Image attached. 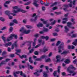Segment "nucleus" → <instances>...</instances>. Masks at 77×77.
I'll use <instances>...</instances> for the list:
<instances>
[{"label":"nucleus","instance_id":"obj_55","mask_svg":"<svg viewBox=\"0 0 77 77\" xmlns=\"http://www.w3.org/2000/svg\"><path fill=\"white\" fill-rule=\"evenodd\" d=\"M13 75L14 77H18V75L16 74L15 72H14L13 73Z\"/></svg>","mask_w":77,"mask_h":77},{"label":"nucleus","instance_id":"obj_40","mask_svg":"<svg viewBox=\"0 0 77 77\" xmlns=\"http://www.w3.org/2000/svg\"><path fill=\"white\" fill-rule=\"evenodd\" d=\"M11 3V1H8L6 2L5 4H6L7 5H8V4H9Z\"/></svg>","mask_w":77,"mask_h":77},{"label":"nucleus","instance_id":"obj_15","mask_svg":"<svg viewBox=\"0 0 77 77\" xmlns=\"http://www.w3.org/2000/svg\"><path fill=\"white\" fill-rule=\"evenodd\" d=\"M11 45H12V42H9L7 43L4 44V45L6 47H8V46H11Z\"/></svg>","mask_w":77,"mask_h":77},{"label":"nucleus","instance_id":"obj_34","mask_svg":"<svg viewBox=\"0 0 77 77\" xmlns=\"http://www.w3.org/2000/svg\"><path fill=\"white\" fill-rule=\"evenodd\" d=\"M77 36V34H72V35L71 37L72 38H75Z\"/></svg>","mask_w":77,"mask_h":77},{"label":"nucleus","instance_id":"obj_32","mask_svg":"<svg viewBox=\"0 0 77 77\" xmlns=\"http://www.w3.org/2000/svg\"><path fill=\"white\" fill-rule=\"evenodd\" d=\"M57 3V2H55L54 3L52 4V5L50 6V7H52V6H54L55 5H56Z\"/></svg>","mask_w":77,"mask_h":77},{"label":"nucleus","instance_id":"obj_59","mask_svg":"<svg viewBox=\"0 0 77 77\" xmlns=\"http://www.w3.org/2000/svg\"><path fill=\"white\" fill-rule=\"evenodd\" d=\"M55 14H56L57 15H59V14H62L61 12H55Z\"/></svg>","mask_w":77,"mask_h":77},{"label":"nucleus","instance_id":"obj_38","mask_svg":"<svg viewBox=\"0 0 77 77\" xmlns=\"http://www.w3.org/2000/svg\"><path fill=\"white\" fill-rule=\"evenodd\" d=\"M13 23H14L18 24V22H17V20L16 19H14V20H13Z\"/></svg>","mask_w":77,"mask_h":77},{"label":"nucleus","instance_id":"obj_19","mask_svg":"<svg viewBox=\"0 0 77 77\" xmlns=\"http://www.w3.org/2000/svg\"><path fill=\"white\" fill-rule=\"evenodd\" d=\"M37 17H38L36 16L35 17V19H33L32 18L30 19V21H31V22H32L33 21H36V20H37Z\"/></svg>","mask_w":77,"mask_h":77},{"label":"nucleus","instance_id":"obj_50","mask_svg":"<svg viewBox=\"0 0 77 77\" xmlns=\"http://www.w3.org/2000/svg\"><path fill=\"white\" fill-rule=\"evenodd\" d=\"M57 33L56 32H54L53 33V36H57Z\"/></svg>","mask_w":77,"mask_h":77},{"label":"nucleus","instance_id":"obj_4","mask_svg":"<svg viewBox=\"0 0 77 77\" xmlns=\"http://www.w3.org/2000/svg\"><path fill=\"white\" fill-rule=\"evenodd\" d=\"M64 46V43L63 42H61V44H60V45L58 47L59 53H61V52H62V50H61V49H62V48H63Z\"/></svg>","mask_w":77,"mask_h":77},{"label":"nucleus","instance_id":"obj_17","mask_svg":"<svg viewBox=\"0 0 77 77\" xmlns=\"http://www.w3.org/2000/svg\"><path fill=\"white\" fill-rule=\"evenodd\" d=\"M65 29V32L66 33H67L69 31V29H68L66 26H65L64 27Z\"/></svg>","mask_w":77,"mask_h":77},{"label":"nucleus","instance_id":"obj_22","mask_svg":"<svg viewBox=\"0 0 77 77\" xmlns=\"http://www.w3.org/2000/svg\"><path fill=\"white\" fill-rule=\"evenodd\" d=\"M2 39L4 43L6 44V37L3 36H2Z\"/></svg>","mask_w":77,"mask_h":77},{"label":"nucleus","instance_id":"obj_23","mask_svg":"<svg viewBox=\"0 0 77 77\" xmlns=\"http://www.w3.org/2000/svg\"><path fill=\"white\" fill-rule=\"evenodd\" d=\"M28 67H29L30 69L32 70H33V69L34 67H33L32 66V65L30 64H28Z\"/></svg>","mask_w":77,"mask_h":77},{"label":"nucleus","instance_id":"obj_5","mask_svg":"<svg viewBox=\"0 0 77 77\" xmlns=\"http://www.w3.org/2000/svg\"><path fill=\"white\" fill-rule=\"evenodd\" d=\"M11 59L9 58L6 59L5 61H4L3 62L0 63V66H1L2 65H6V62H9V61Z\"/></svg>","mask_w":77,"mask_h":77},{"label":"nucleus","instance_id":"obj_14","mask_svg":"<svg viewBox=\"0 0 77 77\" xmlns=\"http://www.w3.org/2000/svg\"><path fill=\"white\" fill-rule=\"evenodd\" d=\"M68 53H70L69 50L68 51H65L63 52V53L61 54H68Z\"/></svg>","mask_w":77,"mask_h":77},{"label":"nucleus","instance_id":"obj_63","mask_svg":"<svg viewBox=\"0 0 77 77\" xmlns=\"http://www.w3.org/2000/svg\"><path fill=\"white\" fill-rule=\"evenodd\" d=\"M14 23H10V26H14Z\"/></svg>","mask_w":77,"mask_h":77},{"label":"nucleus","instance_id":"obj_52","mask_svg":"<svg viewBox=\"0 0 77 77\" xmlns=\"http://www.w3.org/2000/svg\"><path fill=\"white\" fill-rule=\"evenodd\" d=\"M53 74L54 77H56V71H54Z\"/></svg>","mask_w":77,"mask_h":77},{"label":"nucleus","instance_id":"obj_64","mask_svg":"<svg viewBox=\"0 0 77 77\" xmlns=\"http://www.w3.org/2000/svg\"><path fill=\"white\" fill-rule=\"evenodd\" d=\"M42 10L43 11H45V7H42Z\"/></svg>","mask_w":77,"mask_h":77},{"label":"nucleus","instance_id":"obj_25","mask_svg":"<svg viewBox=\"0 0 77 77\" xmlns=\"http://www.w3.org/2000/svg\"><path fill=\"white\" fill-rule=\"evenodd\" d=\"M26 28L28 29H30L32 28V26H30V25H26Z\"/></svg>","mask_w":77,"mask_h":77},{"label":"nucleus","instance_id":"obj_54","mask_svg":"<svg viewBox=\"0 0 77 77\" xmlns=\"http://www.w3.org/2000/svg\"><path fill=\"white\" fill-rule=\"evenodd\" d=\"M10 57H15V56L14 54H11L10 55Z\"/></svg>","mask_w":77,"mask_h":77},{"label":"nucleus","instance_id":"obj_57","mask_svg":"<svg viewBox=\"0 0 77 77\" xmlns=\"http://www.w3.org/2000/svg\"><path fill=\"white\" fill-rule=\"evenodd\" d=\"M44 32H47L48 31V29L47 28H46L44 30Z\"/></svg>","mask_w":77,"mask_h":77},{"label":"nucleus","instance_id":"obj_31","mask_svg":"<svg viewBox=\"0 0 77 77\" xmlns=\"http://www.w3.org/2000/svg\"><path fill=\"white\" fill-rule=\"evenodd\" d=\"M41 60H42L41 58H36L35 60V61H36V62H39V61H41Z\"/></svg>","mask_w":77,"mask_h":77},{"label":"nucleus","instance_id":"obj_47","mask_svg":"<svg viewBox=\"0 0 77 77\" xmlns=\"http://www.w3.org/2000/svg\"><path fill=\"white\" fill-rule=\"evenodd\" d=\"M34 36H35V37H36V38H37V37H39V34H35L34 35Z\"/></svg>","mask_w":77,"mask_h":77},{"label":"nucleus","instance_id":"obj_58","mask_svg":"<svg viewBox=\"0 0 77 77\" xmlns=\"http://www.w3.org/2000/svg\"><path fill=\"white\" fill-rule=\"evenodd\" d=\"M13 8L14 9H18V6H14V7H13Z\"/></svg>","mask_w":77,"mask_h":77},{"label":"nucleus","instance_id":"obj_51","mask_svg":"<svg viewBox=\"0 0 77 77\" xmlns=\"http://www.w3.org/2000/svg\"><path fill=\"white\" fill-rule=\"evenodd\" d=\"M63 21H68V18H67L65 17L63 19Z\"/></svg>","mask_w":77,"mask_h":77},{"label":"nucleus","instance_id":"obj_21","mask_svg":"<svg viewBox=\"0 0 77 77\" xmlns=\"http://www.w3.org/2000/svg\"><path fill=\"white\" fill-rule=\"evenodd\" d=\"M34 50V49L33 48L31 50H29V53H27L28 55H29L30 53H32L33 52V51Z\"/></svg>","mask_w":77,"mask_h":77},{"label":"nucleus","instance_id":"obj_28","mask_svg":"<svg viewBox=\"0 0 77 77\" xmlns=\"http://www.w3.org/2000/svg\"><path fill=\"white\" fill-rule=\"evenodd\" d=\"M60 68H61V67L60 66H58V68H57V72H58V73H59L60 72Z\"/></svg>","mask_w":77,"mask_h":77},{"label":"nucleus","instance_id":"obj_35","mask_svg":"<svg viewBox=\"0 0 77 77\" xmlns=\"http://www.w3.org/2000/svg\"><path fill=\"white\" fill-rule=\"evenodd\" d=\"M46 6H48L50 5V3L49 2H46L44 4Z\"/></svg>","mask_w":77,"mask_h":77},{"label":"nucleus","instance_id":"obj_1","mask_svg":"<svg viewBox=\"0 0 77 77\" xmlns=\"http://www.w3.org/2000/svg\"><path fill=\"white\" fill-rule=\"evenodd\" d=\"M20 32H23V33H25V34H29V33H30V32H31V30L28 29L27 31L26 29L24 30V28L23 27H22L21 29L20 30Z\"/></svg>","mask_w":77,"mask_h":77},{"label":"nucleus","instance_id":"obj_39","mask_svg":"<svg viewBox=\"0 0 77 77\" xmlns=\"http://www.w3.org/2000/svg\"><path fill=\"white\" fill-rule=\"evenodd\" d=\"M41 44H38V45H36L35 48H38V47H40L41 46Z\"/></svg>","mask_w":77,"mask_h":77},{"label":"nucleus","instance_id":"obj_7","mask_svg":"<svg viewBox=\"0 0 77 77\" xmlns=\"http://www.w3.org/2000/svg\"><path fill=\"white\" fill-rule=\"evenodd\" d=\"M67 71L69 72V73H70V74H72V76H74L76 74V72H75L74 71H73L70 70L69 69H67Z\"/></svg>","mask_w":77,"mask_h":77},{"label":"nucleus","instance_id":"obj_49","mask_svg":"<svg viewBox=\"0 0 77 77\" xmlns=\"http://www.w3.org/2000/svg\"><path fill=\"white\" fill-rule=\"evenodd\" d=\"M34 74L35 75H36L37 76H39V74L38 73V72H36L34 73Z\"/></svg>","mask_w":77,"mask_h":77},{"label":"nucleus","instance_id":"obj_43","mask_svg":"<svg viewBox=\"0 0 77 77\" xmlns=\"http://www.w3.org/2000/svg\"><path fill=\"white\" fill-rule=\"evenodd\" d=\"M61 58V56L60 55H57L56 56V59H60Z\"/></svg>","mask_w":77,"mask_h":77},{"label":"nucleus","instance_id":"obj_6","mask_svg":"<svg viewBox=\"0 0 77 77\" xmlns=\"http://www.w3.org/2000/svg\"><path fill=\"white\" fill-rule=\"evenodd\" d=\"M5 13L7 15H8L9 17V19H12L13 17L12 16H10V14H11V12L9 11H5Z\"/></svg>","mask_w":77,"mask_h":77},{"label":"nucleus","instance_id":"obj_2","mask_svg":"<svg viewBox=\"0 0 77 77\" xmlns=\"http://www.w3.org/2000/svg\"><path fill=\"white\" fill-rule=\"evenodd\" d=\"M22 12V13H26L27 12V11L20 9H18L17 11L15 10L13 11V12L14 13H18V12Z\"/></svg>","mask_w":77,"mask_h":77},{"label":"nucleus","instance_id":"obj_42","mask_svg":"<svg viewBox=\"0 0 77 77\" xmlns=\"http://www.w3.org/2000/svg\"><path fill=\"white\" fill-rule=\"evenodd\" d=\"M13 30V28L12 27H10L9 29V32H12Z\"/></svg>","mask_w":77,"mask_h":77},{"label":"nucleus","instance_id":"obj_29","mask_svg":"<svg viewBox=\"0 0 77 77\" xmlns=\"http://www.w3.org/2000/svg\"><path fill=\"white\" fill-rule=\"evenodd\" d=\"M10 37L11 36L7 38V41H8V42H9V41H11V40H12V38Z\"/></svg>","mask_w":77,"mask_h":77},{"label":"nucleus","instance_id":"obj_41","mask_svg":"<svg viewBox=\"0 0 77 77\" xmlns=\"http://www.w3.org/2000/svg\"><path fill=\"white\" fill-rule=\"evenodd\" d=\"M0 20L4 22V21H5V18L2 17H0Z\"/></svg>","mask_w":77,"mask_h":77},{"label":"nucleus","instance_id":"obj_60","mask_svg":"<svg viewBox=\"0 0 77 77\" xmlns=\"http://www.w3.org/2000/svg\"><path fill=\"white\" fill-rule=\"evenodd\" d=\"M46 51H48V49H45L43 50V53H45Z\"/></svg>","mask_w":77,"mask_h":77},{"label":"nucleus","instance_id":"obj_61","mask_svg":"<svg viewBox=\"0 0 77 77\" xmlns=\"http://www.w3.org/2000/svg\"><path fill=\"white\" fill-rule=\"evenodd\" d=\"M40 3L41 5H44L45 4V2H44V1H41Z\"/></svg>","mask_w":77,"mask_h":77},{"label":"nucleus","instance_id":"obj_10","mask_svg":"<svg viewBox=\"0 0 77 77\" xmlns=\"http://www.w3.org/2000/svg\"><path fill=\"white\" fill-rule=\"evenodd\" d=\"M13 37H14V38L15 39H17V38H18L17 35H15L14 34H11L10 35V38H12V39H13Z\"/></svg>","mask_w":77,"mask_h":77},{"label":"nucleus","instance_id":"obj_12","mask_svg":"<svg viewBox=\"0 0 77 77\" xmlns=\"http://www.w3.org/2000/svg\"><path fill=\"white\" fill-rule=\"evenodd\" d=\"M20 58L21 59H23V58H25V60L26 61H27L28 59H27V56L26 55H22V56H19Z\"/></svg>","mask_w":77,"mask_h":77},{"label":"nucleus","instance_id":"obj_33","mask_svg":"<svg viewBox=\"0 0 77 77\" xmlns=\"http://www.w3.org/2000/svg\"><path fill=\"white\" fill-rule=\"evenodd\" d=\"M7 54V53L6 52V51H4L3 52L2 55V56H4V55H5Z\"/></svg>","mask_w":77,"mask_h":77},{"label":"nucleus","instance_id":"obj_62","mask_svg":"<svg viewBox=\"0 0 77 77\" xmlns=\"http://www.w3.org/2000/svg\"><path fill=\"white\" fill-rule=\"evenodd\" d=\"M62 75L63 76H65L66 75V73L65 72H63L62 73Z\"/></svg>","mask_w":77,"mask_h":77},{"label":"nucleus","instance_id":"obj_36","mask_svg":"<svg viewBox=\"0 0 77 77\" xmlns=\"http://www.w3.org/2000/svg\"><path fill=\"white\" fill-rule=\"evenodd\" d=\"M43 76L44 77H48V75L46 72H44L43 73Z\"/></svg>","mask_w":77,"mask_h":77},{"label":"nucleus","instance_id":"obj_27","mask_svg":"<svg viewBox=\"0 0 77 77\" xmlns=\"http://www.w3.org/2000/svg\"><path fill=\"white\" fill-rule=\"evenodd\" d=\"M45 57H47V56L45 55H42L41 56L40 59H41V60H42V59H44Z\"/></svg>","mask_w":77,"mask_h":77},{"label":"nucleus","instance_id":"obj_8","mask_svg":"<svg viewBox=\"0 0 77 77\" xmlns=\"http://www.w3.org/2000/svg\"><path fill=\"white\" fill-rule=\"evenodd\" d=\"M15 73V74H17L20 73V75H21L22 76H23V77H26V75L25 73H23V71H22L21 72L20 71H17V72H16Z\"/></svg>","mask_w":77,"mask_h":77},{"label":"nucleus","instance_id":"obj_44","mask_svg":"<svg viewBox=\"0 0 77 77\" xmlns=\"http://www.w3.org/2000/svg\"><path fill=\"white\" fill-rule=\"evenodd\" d=\"M56 23V20H54L53 22L51 23V24L52 26H53L54 24H55Z\"/></svg>","mask_w":77,"mask_h":77},{"label":"nucleus","instance_id":"obj_20","mask_svg":"<svg viewBox=\"0 0 77 77\" xmlns=\"http://www.w3.org/2000/svg\"><path fill=\"white\" fill-rule=\"evenodd\" d=\"M67 26L69 28L71 26V25H72V23L71 22H68L67 23Z\"/></svg>","mask_w":77,"mask_h":77},{"label":"nucleus","instance_id":"obj_45","mask_svg":"<svg viewBox=\"0 0 77 77\" xmlns=\"http://www.w3.org/2000/svg\"><path fill=\"white\" fill-rule=\"evenodd\" d=\"M45 39L46 41H47L48 40V39H49V37L47 36L46 37H45Z\"/></svg>","mask_w":77,"mask_h":77},{"label":"nucleus","instance_id":"obj_24","mask_svg":"<svg viewBox=\"0 0 77 77\" xmlns=\"http://www.w3.org/2000/svg\"><path fill=\"white\" fill-rule=\"evenodd\" d=\"M32 42H30V41H28L27 43L28 44H29L30 45V46L28 48V50H30V48H31V43Z\"/></svg>","mask_w":77,"mask_h":77},{"label":"nucleus","instance_id":"obj_18","mask_svg":"<svg viewBox=\"0 0 77 77\" xmlns=\"http://www.w3.org/2000/svg\"><path fill=\"white\" fill-rule=\"evenodd\" d=\"M29 62L30 63H33V61L32 59V57H29Z\"/></svg>","mask_w":77,"mask_h":77},{"label":"nucleus","instance_id":"obj_13","mask_svg":"<svg viewBox=\"0 0 77 77\" xmlns=\"http://www.w3.org/2000/svg\"><path fill=\"white\" fill-rule=\"evenodd\" d=\"M67 69H73L74 70H76L77 69V68L75 67H74L72 65H70L68 68Z\"/></svg>","mask_w":77,"mask_h":77},{"label":"nucleus","instance_id":"obj_53","mask_svg":"<svg viewBox=\"0 0 77 77\" xmlns=\"http://www.w3.org/2000/svg\"><path fill=\"white\" fill-rule=\"evenodd\" d=\"M5 29H6V27L5 26L2 28L1 29V30H5Z\"/></svg>","mask_w":77,"mask_h":77},{"label":"nucleus","instance_id":"obj_30","mask_svg":"<svg viewBox=\"0 0 77 77\" xmlns=\"http://www.w3.org/2000/svg\"><path fill=\"white\" fill-rule=\"evenodd\" d=\"M61 43V42L60 41H58L57 42L56 44V46H58L59 45H60V44Z\"/></svg>","mask_w":77,"mask_h":77},{"label":"nucleus","instance_id":"obj_56","mask_svg":"<svg viewBox=\"0 0 77 77\" xmlns=\"http://www.w3.org/2000/svg\"><path fill=\"white\" fill-rule=\"evenodd\" d=\"M39 52L40 53H43L44 52V50L42 49H40Z\"/></svg>","mask_w":77,"mask_h":77},{"label":"nucleus","instance_id":"obj_11","mask_svg":"<svg viewBox=\"0 0 77 77\" xmlns=\"http://www.w3.org/2000/svg\"><path fill=\"white\" fill-rule=\"evenodd\" d=\"M17 41H16L14 43L12 46L11 47V49L12 50H14V46H15V47L16 48H17Z\"/></svg>","mask_w":77,"mask_h":77},{"label":"nucleus","instance_id":"obj_46","mask_svg":"<svg viewBox=\"0 0 77 77\" xmlns=\"http://www.w3.org/2000/svg\"><path fill=\"white\" fill-rule=\"evenodd\" d=\"M34 53L35 55H38V51H35L34 52Z\"/></svg>","mask_w":77,"mask_h":77},{"label":"nucleus","instance_id":"obj_9","mask_svg":"<svg viewBox=\"0 0 77 77\" xmlns=\"http://www.w3.org/2000/svg\"><path fill=\"white\" fill-rule=\"evenodd\" d=\"M33 3V5H34L36 7V8H37L38 7V6H39V4H37V3L38 2V0H34Z\"/></svg>","mask_w":77,"mask_h":77},{"label":"nucleus","instance_id":"obj_26","mask_svg":"<svg viewBox=\"0 0 77 77\" xmlns=\"http://www.w3.org/2000/svg\"><path fill=\"white\" fill-rule=\"evenodd\" d=\"M37 26L38 27H42L43 26V24L39 23L37 25Z\"/></svg>","mask_w":77,"mask_h":77},{"label":"nucleus","instance_id":"obj_3","mask_svg":"<svg viewBox=\"0 0 77 77\" xmlns=\"http://www.w3.org/2000/svg\"><path fill=\"white\" fill-rule=\"evenodd\" d=\"M69 6L70 8L72 7V5L71 4H69L68 5H63V6L65 8H63V9L65 11H67V9L68 8V7H69Z\"/></svg>","mask_w":77,"mask_h":77},{"label":"nucleus","instance_id":"obj_48","mask_svg":"<svg viewBox=\"0 0 77 77\" xmlns=\"http://www.w3.org/2000/svg\"><path fill=\"white\" fill-rule=\"evenodd\" d=\"M30 3L31 2H30L26 3L24 4V5H29Z\"/></svg>","mask_w":77,"mask_h":77},{"label":"nucleus","instance_id":"obj_16","mask_svg":"<svg viewBox=\"0 0 77 77\" xmlns=\"http://www.w3.org/2000/svg\"><path fill=\"white\" fill-rule=\"evenodd\" d=\"M64 62H65L66 64H69L71 62V60H69V59H66L65 61Z\"/></svg>","mask_w":77,"mask_h":77},{"label":"nucleus","instance_id":"obj_37","mask_svg":"<svg viewBox=\"0 0 77 77\" xmlns=\"http://www.w3.org/2000/svg\"><path fill=\"white\" fill-rule=\"evenodd\" d=\"M51 61V60H50V58L49 59H47L46 60H45V62H50V61Z\"/></svg>","mask_w":77,"mask_h":77}]
</instances>
